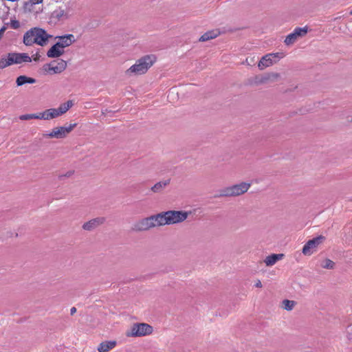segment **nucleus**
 Masks as SVG:
<instances>
[{
    "instance_id": "obj_1",
    "label": "nucleus",
    "mask_w": 352,
    "mask_h": 352,
    "mask_svg": "<svg viewBox=\"0 0 352 352\" xmlns=\"http://www.w3.org/2000/svg\"><path fill=\"white\" fill-rule=\"evenodd\" d=\"M52 36L45 30L40 28H33L27 31L23 36V43L26 46H32L36 44L41 46L47 45L49 39Z\"/></svg>"
},
{
    "instance_id": "obj_2",
    "label": "nucleus",
    "mask_w": 352,
    "mask_h": 352,
    "mask_svg": "<svg viewBox=\"0 0 352 352\" xmlns=\"http://www.w3.org/2000/svg\"><path fill=\"white\" fill-rule=\"evenodd\" d=\"M156 61V57L146 55L136 60L135 63L125 71L126 76H138L145 74Z\"/></svg>"
},
{
    "instance_id": "obj_3",
    "label": "nucleus",
    "mask_w": 352,
    "mask_h": 352,
    "mask_svg": "<svg viewBox=\"0 0 352 352\" xmlns=\"http://www.w3.org/2000/svg\"><path fill=\"white\" fill-rule=\"evenodd\" d=\"M189 214L183 210H168L158 213L160 226L182 223L188 218Z\"/></svg>"
},
{
    "instance_id": "obj_4",
    "label": "nucleus",
    "mask_w": 352,
    "mask_h": 352,
    "mask_svg": "<svg viewBox=\"0 0 352 352\" xmlns=\"http://www.w3.org/2000/svg\"><path fill=\"white\" fill-rule=\"evenodd\" d=\"M31 62L30 57L26 54L9 53L7 56L0 58V69H4L13 64Z\"/></svg>"
},
{
    "instance_id": "obj_5",
    "label": "nucleus",
    "mask_w": 352,
    "mask_h": 352,
    "mask_svg": "<svg viewBox=\"0 0 352 352\" xmlns=\"http://www.w3.org/2000/svg\"><path fill=\"white\" fill-rule=\"evenodd\" d=\"M250 186L251 184L248 182H241L238 184L232 185L220 190L219 197L239 196L246 192Z\"/></svg>"
},
{
    "instance_id": "obj_6",
    "label": "nucleus",
    "mask_w": 352,
    "mask_h": 352,
    "mask_svg": "<svg viewBox=\"0 0 352 352\" xmlns=\"http://www.w3.org/2000/svg\"><path fill=\"white\" fill-rule=\"evenodd\" d=\"M153 327L146 323H135L126 332L127 337H142L151 334Z\"/></svg>"
},
{
    "instance_id": "obj_7",
    "label": "nucleus",
    "mask_w": 352,
    "mask_h": 352,
    "mask_svg": "<svg viewBox=\"0 0 352 352\" xmlns=\"http://www.w3.org/2000/svg\"><path fill=\"white\" fill-rule=\"evenodd\" d=\"M156 226H160L158 214L141 219L134 225L133 229L136 231H144Z\"/></svg>"
},
{
    "instance_id": "obj_8",
    "label": "nucleus",
    "mask_w": 352,
    "mask_h": 352,
    "mask_svg": "<svg viewBox=\"0 0 352 352\" xmlns=\"http://www.w3.org/2000/svg\"><path fill=\"white\" fill-rule=\"evenodd\" d=\"M67 67V63L64 60H54L43 67L46 74H56L62 73Z\"/></svg>"
},
{
    "instance_id": "obj_9",
    "label": "nucleus",
    "mask_w": 352,
    "mask_h": 352,
    "mask_svg": "<svg viewBox=\"0 0 352 352\" xmlns=\"http://www.w3.org/2000/svg\"><path fill=\"white\" fill-rule=\"evenodd\" d=\"M76 124H71L68 126H60L52 129V131L47 134H45V137L50 138L61 139L64 138L69 134L76 126Z\"/></svg>"
},
{
    "instance_id": "obj_10",
    "label": "nucleus",
    "mask_w": 352,
    "mask_h": 352,
    "mask_svg": "<svg viewBox=\"0 0 352 352\" xmlns=\"http://www.w3.org/2000/svg\"><path fill=\"white\" fill-rule=\"evenodd\" d=\"M283 57L282 53L268 54L263 56L258 64L260 69L268 67Z\"/></svg>"
},
{
    "instance_id": "obj_11",
    "label": "nucleus",
    "mask_w": 352,
    "mask_h": 352,
    "mask_svg": "<svg viewBox=\"0 0 352 352\" xmlns=\"http://www.w3.org/2000/svg\"><path fill=\"white\" fill-rule=\"evenodd\" d=\"M324 239V236H319L309 240L302 248V254L305 255H311L313 254L316 250L318 245H320Z\"/></svg>"
},
{
    "instance_id": "obj_12",
    "label": "nucleus",
    "mask_w": 352,
    "mask_h": 352,
    "mask_svg": "<svg viewBox=\"0 0 352 352\" xmlns=\"http://www.w3.org/2000/svg\"><path fill=\"white\" fill-rule=\"evenodd\" d=\"M307 28H296L294 30L288 34L285 39V43L287 45L294 44L299 38L304 36L307 33Z\"/></svg>"
},
{
    "instance_id": "obj_13",
    "label": "nucleus",
    "mask_w": 352,
    "mask_h": 352,
    "mask_svg": "<svg viewBox=\"0 0 352 352\" xmlns=\"http://www.w3.org/2000/svg\"><path fill=\"white\" fill-rule=\"evenodd\" d=\"M73 106L72 100L61 104L58 108H51L49 111L52 113V116L54 118H58L65 113Z\"/></svg>"
},
{
    "instance_id": "obj_14",
    "label": "nucleus",
    "mask_w": 352,
    "mask_h": 352,
    "mask_svg": "<svg viewBox=\"0 0 352 352\" xmlns=\"http://www.w3.org/2000/svg\"><path fill=\"white\" fill-rule=\"evenodd\" d=\"M56 38L58 39V41L56 42V45L59 46L63 50L65 47L71 45L75 41L74 36L71 34L61 36H57Z\"/></svg>"
},
{
    "instance_id": "obj_15",
    "label": "nucleus",
    "mask_w": 352,
    "mask_h": 352,
    "mask_svg": "<svg viewBox=\"0 0 352 352\" xmlns=\"http://www.w3.org/2000/svg\"><path fill=\"white\" fill-rule=\"evenodd\" d=\"M104 222V218L97 217L85 223L82 226V228L85 230L91 231L102 224Z\"/></svg>"
},
{
    "instance_id": "obj_16",
    "label": "nucleus",
    "mask_w": 352,
    "mask_h": 352,
    "mask_svg": "<svg viewBox=\"0 0 352 352\" xmlns=\"http://www.w3.org/2000/svg\"><path fill=\"white\" fill-rule=\"evenodd\" d=\"M117 345V342L115 340H107L102 342L98 346V352H109L114 349Z\"/></svg>"
},
{
    "instance_id": "obj_17",
    "label": "nucleus",
    "mask_w": 352,
    "mask_h": 352,
    "mask_svg": "<svg viewBox=\"0 0 352 352\" xmlns=\"http://www.w3.org/2000/svg\"><path fill=\"white\" fill-rule=\"evenodd\" d=\"M283 254H272L265 258L264 263L266 266H273L276 262L283 259Z\"/></svg>"
},
{
    "instance_id": "obj_18",
    "label": "nucleus",
    "mask_w": 352,
    "mask_h": 352,
    "mask_svg": "<svg viewBox=\"0 0 352 352\" xmlns=\"http://www.w3.org/2000/svg\"><path fill=\"white\" fill-rule=\"evenodd\" d=\"M64 53V50L59 46L54 44L47 52V56L50 58H57Z\"/></svg>"
},
{
    "instance_id": "obj_19",
    "label": "nucleus",
    "mask_w": 352,
    "mask_h": 352,
    "mask_svg": "<svg viewBox=\"0 0 352 352\" xmlns=\"http://www.w3.org/2000/svg\"><path fill=\"white\" fill-rule=\"evenodd\" d=\"M219 32L217 30L208 31L204 33L199 38L200 41L204 42L218 36Z\"/></svg>"
},
{
    "instance_id": "obj_20",
    "label": "nucleus",
    "mask_w": 352,
    "mask_h": 352,
    "mask_svg": "<svg viewBox=\"0 0 352 352\" xmlns=\"http://www.w3.org/2000/svg\"><path fill=\"white\" fill-rule=\"evenodd\" d=\"M170 184V179H166L164 181L159 182L156 183L152 188L151 190L153 192H161L166 186Z\"/></svg>"
},
{
    "instance_id": "obj_21",
    "label": "nucleus",
    "mask_w": 352,
    "mask_h": 352,
    "mask_svg": "<svg viewBox=\"0 0 352 352\" xmlns=\"http://www.w3.org/2000/svg\"><path fill=\"white\" fill-rule=\"evenodd\" d=\"M36 82V80L32 78L27 77L25 76H20L16 78V83L17 86H22L25 83L32 84Z\"/></svg>"
},
{
    "instance_id": "obj_22",
    "label": "nucleus",
    "mask_w": 352,
    "mask_h": 352,
    "mask_svg": "<svg viewBox=\"0 0 352 352\" xmlns=\"http://www.w3.org/2000/svg\"><path fill=\"white\" fill-rule=\"evenodd\" d=\"M53 119L52 116V113L48 109H46L45 111L43 112L38 113V120H49Z\"/></svg>"
},
{
    "instance_id": "obj_23",
    "label": "nucleus",
    "mask_w": 352,
    "mask_h": 352,
    "mask_svg": "<svg viewBox=\"0 0 352 352\" xmlns=\"http://www.w3.org/2000/svg\"><path fill=\"white\" fill-rule=\"evenodd\" d=\"M283 307L285 310L291 311L293 309L296 305V302L294 300H284L282 302Z\"/></svg>"
},
{
    "instance_id": "obj_24",
    "label": "nucleus",
    "mask_w": 352,
    "mask_h": 352,
    "mask_svg": "<svg viewBox=\"0 0 352 352\" xmlns=\"http://www.w3.org/2000/svg\"><path fill=\"white\" fill-rule=\"evenodd\" d=\"M335 263L330 259L326 258L322 261L320 263V266L324 269H333L334 267Z\"/></svg>"
},
{
    "instance_id": "obj_25",
    "label": "nucleus",
    "mask_w": 352,
    "mask_h": 352,
    "mask_svg": "<svg viewBox=\"0 0 352 352\" xmlns=\"http://www.w3.org/2000/svg\"><path fill=\"white\" fill-rule=\"evenodd\" d=\"M19 118L21 120H30V119H38V113L21 115L19 117Z\"/></svg>"
},
{
    "instance_id": "obj_26",
    "label": "nucleus",
    "mask_w": 352,
    "mask_h": 352,
    "mask_svg": "<svg viewBox=\"0 0 352 352\" xmlns=\"http://www.w3.org/2000/svg\"><path fill=\"white\" fill-rule=\"evenodd\" d=\"M10 26L13 29H18L20 27V23L17 20H12L10 21Z\"/></svg>"
},
{
    "instance_id": "obj_27",
    "label": "nucleus",
    "mask_w": 352,
    "mask_h": 352,
    "mask_svg": "<svg viewBox=\"0 0 352 352\" xmlns=\"http://www.w3.org/2000/svg\"><path fill=\"white\" fill-rule=\"evenodd\" d=\"M30 1L34 4H37L41 3L43 0H30Z\"/></svg>"
},
{
    "instance_id": "obj_28",
    "label": "nucleus",
    "mask_w": 352,
    "mask_h": 352,
    "mask_svg": "<svg viewBox=\"0 0 352 352\" xmlns=\"http://www.w3.org/2000/svg\"><path fill=\"white\" fill-rule=\"evenodd\" d=\"M76 312V307H72L71 309H70L71 315L74 314Z\"/></svg>"
},
{
    "instance_id": "obj_29",
    "label": "nucleus",
    "mask_w": 352,
    "mask_h": 352,
    "mask_svg": "<svg viewBox=\"0 0 352 352\" xmlns=\"http://www.w3.org/2000/svg\"><path fill=\"white\" fill-rule=\"evenodd\" d=\"M255 286L256 287H262V283L260 280H258L257 283L255 284Z\"/></svg>"
},
{
    "instance_id": "obj_30",
    "label": "nucleus",
    "mask_w": 352,
    "mask_h": 352,
    "mask_svg": "<svg viewBox=\"0 0 352 352\" xmlns=\"http://www.w3.org/2000/svg\"><path fill=\"white\" fill-rule=\"evenodd\" d=\"M72 172H68V173L66 174V175H65V176H67V177H69V176H71V175H72Z\"/></svg>"
},
{
    "instance_id": "obj_31",
    "label": "nucleus",
    "mask_w": 352,
    "mask_h": 352,
    "mask_svg": "<svg viewBox=\"0 0 352 352\" xmlns=\"http://www.w3.org/2000/svg\"><path fill=\"white\" fill-rule=\"evenodd\" d=\"M279 74H273V76L275 77V78H277L278 77Z\"/></svg>"
},
{
    "instance_id": "obj_32",
    "label": "nucleus",
    "mask_w": 352,
    "mask_h": 352,
    "mask_svg": "<svg viewBox=\"0 0 352 352\" xmlns=\"http://www.w3.org/2000/svg\"><path fill=\"white\" fill-rule=\"evenodd\" d=\"M350 14L352 15V10L350 12Z\"/></svg>"
}]
</instances>
